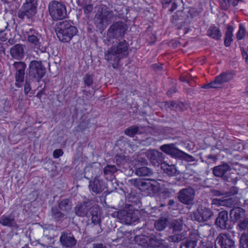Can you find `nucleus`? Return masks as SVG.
Instances as JSON below:
<instances>
[{
  "label": "nucleus",
  "mask_w": 248,
  "mask_h": 248,
  "mask_svg": "<svg viewBox=\"0 0 248 248\" xmlns=\"http://www.w3.org/2000/svg\"><path fill=\"white\" fill-rule=\"evenodd\" d=\"M245 211L240 207L232 209L230 213V219L232 222H236L245 217Z\"/></svg>",
  "instance_id": "nucleus-19"
},
{
  "label": "nucleus",
  "mask_w": 248,
  "mask_h": 248,
  "mask_svg": "<svg viewBox=\"0 0 248 248\" xmlns=\"http://www.w3.org/2000/svg\"><path fill=\"white\" fill-rule=\"evenodd\" d=\"M183 10L186 14L188 15V14L190 15L191 18L198 16L200 13L194 8H186L184 9Z\"/></svg>",
  "instance_id": "nucleus-42"
},
{
  "label": "nucleus",
  "mask_w": 248,
  "mask_h": 248,
  "mask_svg": "<svg viewBox=\"0 0 248 248\" xmlns=\"http://www.w3.org/2000/svg\"><path fill=\"white\" fill-rule=\"evenodd\" d=\"M160 149L165 153L175 157L182 159L184 152L175 148L173 144H165L160 147Z\"/></svg>",
  "instance_id": "nucleus-17"
},
{
  "label": "nucleus",
  "mask_w": 248,
  "mask_h": 248,
  "mask_svg": "<svg viewBox=\"0 0 248 248\" xmlns=\"http://www.w3.org/2000/svg\"><path fill=\"white\" fill-rule=\"evenodd\" d=\"M186 238V232H182L170 236L168 240L170 242L179 243L184 240Z\"/></svg>",
  "instance_id": "nucleus-27"
},
{
  "label": "nucleus",
  "mask_w": 248,
  "mask_h": 248,
  "mask_svg": "<svg viewBox=\"0 0 248 248\" xmlns=\"http://www.w3.org/2000/svg\"><path fill=\"white\" fill-rule=\"evenodd\" d=\"M224 202L225 203H224V205H225L227 206H231L233 204V201L232 199L229 198V199L225 200Z\"/></svg>",
  "instance_id": "nucleus-57"
},
{
  "label": "nucleus",
  "mask_w": 248,
  "mask_h": 248,
  "mask_svg": "<svg viewBox=\"0 0 248 248\" xmlns=\"http://www.w3.org/2000/svg\"><path fill=\"white\" fill-rule=\"evenodd\" d=\"M171 5V7L169 9L170 12L173 11L177 7L175 2H172V0H163L162 5L163 8H168Z\"/></svg>",
  "instance_id": "nucleus-40"
},
{
  "label": "nucleus",
  "mask_w": 248,
  "mask_h": 248,
  "mask_svg": "<svg viewBox=\"0 0 248 248\" xmlns=\"http://www.w3.org/2000/svg\"><path fill=\"white\" fill-rule=\"evenodd\" d=\"M63 152L61 149H57L54 151L53 155L54 158H58L60 156L62 155Z\"/></svg>",
  "instance_id": "nucleus-53"
},
{
  "label": "nucleus",
  "mask_w": 248,
  "mask_h": 248,
  "mask_svg": "<svg viewBox=\"0 0 248 248\" xmlns=\"http://www.w3.org/2000/svg\"><path fill=\"white\" fill-rule=\"evenodd\" d=\"M142 187L151 190L154 192L155 190V180L154 179H148L145 180V181H142Z\"/></svg>",
  "instance_id": "nucleus-34"
},
{
  "label": "nucleus",
  "mask_w": 248,
  "mask_h": 248,
  "mask_svg": "<svg viewBox=\"0 0 248 248\" xmlns=\"http://www.w3.org/2000/svg\"><path fill=\"white\" fill-rule=\"evenodd\" d=\"M184 105L183 103L181 102L177 103L174 101L167 102L165 103V107L166 108H169L172 110L177 111L178 110H183V108Z\"/></svg>",
  "instance_id": "nucleus-28"
},
{
  "label": "nucleus",
  "mask_w": 248,
  "mask_h": 248,
  "mask_svg": "<svg viewBox=\"0 0 248 248\" xmlns=\"http://www.w3.org/2000/svg\"><path fill=\"white\" fill-rule=\"evenodd\" d=\"M232 37L226 36L225 40H224L225 45L226 46H230V44H231V42L232 41Z\"/></svg>",
  "instance_id": "nucleus-54"
},
{
  "label": "nucleus",
  "mask_w": 248,
  "mask_h": 248,
  "mask_svg": "<svg viewBox=\"0 0 248 248\" xmlns=\"http://www.w3.org/2000/svg\"><path fill=\"white\" fill-rule=\"evenodd\" d=\"M171 22L175 24L180 35L186 33L189 29L190 19L184 10L177 11L171 17Z\"/></svg>",
  "instance_id": "nucleus-5"
},
{
  "label": "nucleus",
  "mask_w": 248,
  "mask_h": 248,
  "mask_svg": "<svg viewBox=\"0 0 248 248\" xmlns=\"http://www.w3.org/2000/svg\"><path fill=\"white\" fill-rule=\"evenodd\" d=\"M215 224L222 230L227 229L229 225L228 213L227 211H222L218 213L215 220Z\"/></svg>",
  "instance_id": "nucleus-16"
},
{
  "label": "nucleus",
  "mask_w": 248,
  "mask_h": 248,
  "mask_svg": "<svg viewBox=\"0 0 248 248\" xmlns=\"http://www.w3.org/2000/svg\"><path fill=\"white\" fill-rule=\"evenodd\" d=\"M237 227L239 230L242 231L248 228V218H244L239 220Z\"/></svg>",
  "instance_id": "nucleus-41"
},
{
  "label": "nucleus",
  "mask_w": 248,
  "mask_h": 248,
  "mask_svg": "<svg viewBox=\"0 0 248 248\" xmlns=\"http://www.w3.org/2000/svg\"><path fill=\"white\" fill-rule=\"evenodd\" d=\"M234 241L230 235L227 233H221L215 242V248H234Z\"/></svg>",
  "instance_id": "nucleus-12"
},
{
  "label": "nucleus",
  "mask_w": 248,
  "mask_h": 248,
  "mask_svg": "<svg viewBox=\"0 0 248 248\" xmlns=\"http://www.w3.org/2000/svg\"><path fill=\"white\" fill-rule=\"evenodd\" d=\"M180 80L183 82H189V79L186 76H182L180 77Z\"/></svg>",
  "instance_id": "nucleus-64"
},
{
  "label": "nucleus",
  "mask_w": 248,
  "mask_h": 248,
  "mask_svg": "<svg viewBox=\"0 0 248 248\" xmlns=\"http://www.w3.org/2000/svg\"><path fill=\"white\" fill-rule=\"evenodd\" d=\"M171 226L173 229V232L180 231L182 229L181 223L176 220H174L172 222Z\"/></svg>",
  "instance_id": "nucleus-48"
},
{
  "label": "nucleus",
  "mask_w": 248,
  "mask_h": 248,
  "mask_svg": "<svg viewBox=\"0 0 248 248\" xmlns=\"http://www.w3.org/2000/svg\"><path fill=\"white\" fill-rule=\"evenodd\" d=\"M158 184H156V188H157V190L156 189V191H157V193H158L159 194H162L163 196H169L170 192L168 191L165 190L164 189H162L158 187Z\"/></svg>",
  "instance_id": "nucleus-51"
},
{
  "label": "nucleus",
  "mask_w": 248,
  "mask_h": 248,
  "mask_svg": "<svg viewBox=\"0 0 248 248\" xmlns=\"http://www.w3.org/2000/svg\"><path fill=\"white\" fill-rule=\"evenodd\" d=\"M160 167L165 173L170 176L174 175L177 173V170L174 165H169L164 162L161 164Z\"/></svg>",
  "instance_id": "nucleus-24"
},
{
  "label": "nucleus",
  "mask_w": 248,
  "mask_h": 248,
  "mask_svg": "<svg viewBox=\"0 0 248 248\" xmlns=\"http://www.w3.org/2000/svg\"><path fill=\"white\" fill-rule=\"evenodd\" d=\"M10 54L12 57L16 60H21L24 56V50L23 45L17 44L11 47Z\"/></svg>",
  "instance_id": "nucleus-18"
},
{
  "label": "nucleus",
  "mask_w": 248,
  "mask_h": 248,
  "mask_svg": "<svg viewBox=\"0 0 248 248\" xmlns=\"http://www.w3.org/2000/svg\"><path fill=\"white\" fill-rule=\"evenodd\" d=\"M89 188L95 193H101L104 188L103 181L97 177H95L93 182H90Z\"/></svg>",
  "instance_id": "nucleus-20"
},
{
  "label": "nucleus",
  "mask_w": 248,
  "mask_h": 248,
  "mask_svg": "<svg viewBox=\"0 0 248 248\" xmlns=\"http://www.w3.org/2000/svg\"><path fill=\"white\" fill-rule=\"evenodd\" d=\"M240 245L241 248H248V232L242 234L240 238Z\"/></svg>",
  "instance_id": "nucleus-38"
},
{
  "label": "nucleus",
  "mask_w": 248,
  "mask_h": 248,
  "mask_svg": "<svg viewBox=\"0 0 248 248\" xmlns=\"http://www.w3.org/2000/svg\"><path fill=\"white\" fill-rule=\"evenodd\" d=\"M222 178L224 181L232 183L233 184H235L237 181L236 174L232 172H230V171L227 172Z\"/></svg>",
  "instance_id": "nucleus-32"
},
{
  "label": "nucleus",
  "mask_w": 248,
  "mask_h": 248,
  "mask_svg": "<svg viewBox=\"0 0 248 248\" xmlns=\"http://www.w3.org/2000/svg\"><path fill=\"white\" fill-rule=\"evenodd\" d=\"M13 66L15 71V73H25V69L26 68V64L23 62H15Z\"/></svg>",
  "instance_id": "nucleus-30"
},
{
  "label": "nucleus",
  "mask_w": 248,
  "mask_h": 248,
  "mask_svg": "<svg viewBox=\"0 0 248 248\" xmlns=\"http://www.w3.org/2000/svg\"><path fill=\"white\" fill-rule=\"evenodd\" d=\"M76 215L80 217L91 216L92 223L101 226V218L99 214V209L96 205L90 202L78 204L75 208Z\"/></svg>",
  "instance_id": "nucleus-2"
},
{
  "label": "nucleus",
  "mask_w": 248,
  "mask_h": 248,
  "mask_svg": "<svg viewBox=\"0 0 248 248\" xmlns=\"http://www.w3.org/2000/svg\"><path fill=\"white\" fill-rule=\"evenodd\" d=\"M128 182L131 185H133L136 187L140 188V187H142V180L140 178L132 179Z\"/></svg>",
  "instance_id": "nucleus-44"
},
{
  "label": "nucleus",
  "mask_w": 248,
  "mask_h": 248,
  "mask_svg": "<svg viewBox=\"0 0 248 248\" xmlns=\"http://www.w3.org/2000/svg\"><path fill=\"white\" fill-rule=\"evenodd\" d=\"M182 159L185 160L187 162H193L196 161V159L193 156L185 152L184 153Z\"/></svg>",
  "instance_id": "nucleus-49"
},
{
  "label": "nucleus",
  "mask_w": 248,
  "mask_h": 248,
  "mask_svg": "<svg viewBox=\"0 0 248 248\" xmlns=\"http://www.w3.org/2000/svg\"><path fill=\"white\" fill-rule=\"evenodd\" d=\"M56 33L59 40L63 42H68L78 32L77 29L67 20L60 22L56 29Z\"/></svg>",
  "instance_id": "nucleus-4"
},
{
  "label": "nucleus",
  "mask_w": 248,
  "mask_h": 248,
  "mask_svg": "<svg viewBox=\"0 0 248 248\" xmlns=\"http://www.w3.org/2000/svg\"><path fill=\"white\" fill-rule=\"evenodd\" d=\"M233 28L232 26H229L226 32V36L232 37Z\"/></svg>",
  "instance_id": "nucleus-55"
},
{
  "label": "nucleus",
  "mask_w": 248,
  "mask_h": 248,
  "mask_svg": "<svg viewBox=\"0 0 248 248\" xmlns=\"http://www.w3.org/2000/svg\"><path fill=\"white\" fill-rule=\"evenodd\" d=\"M245 35V29L242 24L239 25V29L237 33L236 37L238 40L243 38Z\"/></svg>",
  "instance_id": "nucleus-46"
},
{
  "label": "nucleus",
  "mask_w": 248,
  "mask_h": 248,
  "mask_svg": "<svg viewBox=\"0 0 248 248\" xmlns=\"http://www.w3.org/2000/svg\"><path fill=\"white\" fill-rule=\"evenodd\" d=\"M0 223L4 226L9 227L17 228L18 226L13 215H5L1 216L0 218Z\"/></svg>",
  "instance_id": "nucleus-21"
},
{
  "label": "nucleus",
  "mask_w": 248,
  "mask_h": 248,
  "mask_svg": "<svg viewBox=\"0 0 248 248\" xmlns=\"http://www.w3.org/2000/svg\"><path fill=\"white\" fill-rule=\"evenodd\" d=\"M46 72V68L41 61L33 60L30 62L28 69L30 77L35 79L37 81H39L45 76Z\"/></svg>",
  "instance_id": "nucleus-9"
},
{
  "label": "nucleus",
  "mask_w": 248,
  "mask_h": 248,
  "mask_svg": "<svg viewBox=\"0 0 248 248\" xmlns=\"http://www.w3.org/2000/svg\"><path fill=\"white\" fill-rule=\"evenodd\" d=\"M31 88L30 82L29 81L26 80L24 87V91L25 94H27L29 92L31 91Z\"/></svg>",
  "instance_id": "nucleus-52"
},
{
  "label": "nucleus",
  "mask_w": 248,
  "mask_h": 248,
  "mask_svg": "<svg viewBox=\"0 0 248 248\" xmlns=\"http://www.w3.org/2000/svg\"><path fill=\"white\" fill-rule=\"evenodd\" d=\"M177 198L179 201L185 205L193 204L195 198V191L191 187L183 188L178 193Z\"/></svg>",
  "instance_id": "nucleus-11"
},
{
  "label": "nucleus",
  "mask_w": 248,
  "mask_h": 248,
  "mask_svg": "<svg viewBox=\"0 0 248 248\" xmlns=\"http://www.w3.org/2000/svg\"><path fill=\"white\" fill-rule=\"evenodd\" d=\"M155 246H156V248H168V247L164 245H163V243L162 242V241H157L156 240V244H155Z\"/></svg>",
  "instance_id": "nucleus-56"
},
{
  "label": "nucleus",
  "mask_w": 248,
  "mask_h": 248,
  "mask_svg": "<svg viewBox=\"0 0 248 248\" xmlns=\"http://www.w3.org/2000/svg\"><path fill=\"white\" fill-rule=\"evenodd\" d=\"M36 6L24 3L18 13V17L21 19L24 18L25 16L28 18L32 17L36 13Z\"/></svg>",
  "instance_id": "nucleus-14"
},
{
  "label": "nucleus",
  "mask_w": 248,
  "mask_h": 248,
  "mask_svg": "<svg viewBox=\"0 0 248 248\" xmlns=\"http://www.w3.org/2000/svg\"><path fill=\"white\" fill-rule=\"evenodd\" d=\"M168 225V219L166 218H162L158 219L156 222V230L158 231L163 230Z\"/></svg>",
  "instance_id": "nucleus-37"
},
{
  "label": "nucleus",
  "mask_w": 248,
  "mask_h": 248,
  "mask_svg": "<svg viewBox=\"0 0 248 248\" xmlns=\"http://www.w3.org/2000/svg\"><path fill=\"white\" fill-rule=\"evenodd\" d=\"M230 170V166L226 163H224L221 165L215 167L213 168V172L216 176L222 178L227 172Z\"/></svg>",
  "instance_id": "nucleus-22"
},
{
  "label": "nucleus",
  "mask_w": 248,
  "mask_h": 248,
  "mask_svg": "<svg viewBox=\"0 0 248 248\" xmlns=\"http://www.w3.org/2000/svg\"><path fill=\"white\" fill-rule=\"evenodd\" d=\"M139 131V127L137 125H132L125 130V134L129 136V137H133L136 134L138 133Z\"/></svg>",
  "instance_id": "nucleus-39"
},
{
  "label": "nucleus",
  "mask_w": 248,
  "mask_h": 248,
  "mask_svg": "<svg viewBox=\"0 0 248 248\" xmlns=\"http://www.w3.org/2000/svg\"><path fill=\"white\" fill-rule=\"evenodd\" d=\"M152 171L147 167L138 168L135 171V174L139 176H145L151 175Z\"/></svg>",
  "instance_id": "nucleus-36"
},
{
  "label": "nucleus",
  "mask_w": 248,
  "mask_h": 248,
  "mask_svg": "<svg viewBox=\"0 0 248 248\" xmlns=\"http://www.w3.org/2000/svg\"><path fill=\"white\" fill-rule=\"evenodd\" d=\"M1 24L3 26V27L0 28V41L4 42L7 39V34L5 33V31L8 26V23L3 20L1 22Z\"/></svg>",
  "instance_id": "nucleus-35"
},
{
  "label": "nucleus",
  "mask_w": 248,
  "mask_h": 248,
  "mask_svg": "<svg viewBox=\"0 0 248 248\" xmlns=\"http://www.w3.org/2000/svg\"><path fill=\"white\" fill-rule=\"evenodd\" d=\"M22 31L24 35L27 36V40L37 54L45 52L46 48L42 45L41 35L29 25L23 27Z\"/></svg>",
  "instance_id": "nucleus-3"
},
{
  "label": "nucleus",
  "mask_w": 248,
  "mask_h": 248,
  "mask_svg": "<svg viewBox=\"0 0 248 248\" xmlns=\"http://www.w3.org/2000/svg\"><path fill=\"white\" fill-rule=\"evenodd\" d=\"M220 6L222 9L227 10L230 6V0H219Z\"/></svg>",
  "instance_id": "nucleus-47"
},
{
  "label": "nucleus",
  "mask_w": 248,
  "mask_h": 248,
  "mask_svg": "<svg viewBox=\"0 0 248 248\" xmlns=\"http://www.w3.org/2000/svg\"><path fill=\"white\" fill-rule=\"evenodd\" d=\"M85 86H91L93 83V76L87 74L83 78Z\"/></svg>",
  "instance_id": "nucleus-43"
},
{
  "label": "nucleus",
  "mask_w": 248,
  "mask_h": 248,
  "mask_svg": "<svg viewBox=\"0 0 248 248\" xmlns=\"http://www.w3.org/2000/svg\"><path fill=\"white\" fill-rule=\"evenodd\" d=\"M60 242L62 247L72 248L77 244V240L71 232H62L60 237Z\"/></svg>",
  "instance_id": "nucleus-15"
},
{
  "label": "nucleus",
  "mask_w": 248,
  "mask_h": 248,
  "mask_svg": "<svg viewBox=\"0 0 248 248\" xmlns=\"http://www.w3.org/2000/svg\"><path fill=\"white\" fill-rule=\"evenodd\" d=\"M199 248H213V246L211 243H207L205 245H201Z\"/></svg>",
  "instance_id": "nucleus-60"
},
{
  "label": "nucleus",
  "mask_w": 248,
  "mask_h": 248,
  "mask_svg": "<svg viewBox=\"0 0 248 248\" xmlns=\"http://www.w3.org/2000/svg\"><path fill=\"white\" fill-rule=\"evenodd\" d=\"M25 73H15V86L17 88H20L22 86V83L24 81Z\"/></svg>",
  "instance_id": "nucleus-33"
},
{
  "label": "nucleus",
  "mask_w": 248,
  "mask_h": 248,
  "mask_svg": "<svg viewBox=\"0 0 248 248\" xmlns=\"http://www.w3.org/2000/svg\"><path fill=\"white\" fill-rule=\"evenodd\" d=\"M93 248H108L106 245L102 243H96L93 245Z\"/></svg>",
  "instance_id": "nucleus-58"
},
{
  "label": "nucleus",
  "mask_w": 248,
  "mask_h": 248,
  "mask_svg": "<svg viewBox=\"0 0 248 248\" xmlns=\"http://www.w3.org/2000/svg\"><path fill=\"white\" fill-rule=\"evenodd\" d=\"M149 238L144 235H139L135 236V240L136 243L140 246L145 247L148 246V244Z\"/></svg>",
  "instance_id": "nucleus-31"
},
{
  "label": "nucleus",
  "mask_w": 248,
  "mask_h": 248,
  "mask_svg": "<svg viewBox=\"0 0 248 248\" xmlns=\"http://www.w3.org/2000/svg\"><path fill=\"white\" fill-rule=\"evenodd\" d=\"M72 202L68 199H63L59 203V209L66 213L69 212L72 209Z\"/></svg>",
  "instance_id": "nucleus-23"
},
{
  "label": "nucleus",
  "mask_w": 248,
  "mask_h": 248,
  "mask_svg": "<svg viewBox=\"0 0 248 248\" xmlns=\"http://www.w3.org/2000/svg\"><path fill=\"white\" fill-rule=\"evenodd\" d=\"M48 12L53 20H62L67 16L66 6L57 0L51 1L48 5Z\"/></svg>",
  "instance_id": "nucleus-7"
},
{
  "label": "nucleus",
  "mask_w": 248,
  "mask_h": 248,
  "mask_svg": "<svg viewBox=\"0 0 248 248\" xmlns=\"http://www.w3.org/2000/svg\"><path fill=\"white\" fill-rule=\"evenodd\" d=\"M238 192L237 188L235 186H232L230 189V193L232 195L236 194Z\"/></svg>",
  "instance_id": "nucleus-61"
},
{
  "label": "nucleus",
  "mask_w": 248,
  "mask_h": 248,
  "mask_svg": "<svg viewBox=\"0 0 248 248\" xmlns=\"http://www.w3.org/2000/svg\"><path fill=\"white\" fill-rule=\"evenodd\" d=\"M127 25L123 22L119 21L113 23L108 30L105 43L108 46L112 45L105 53V59L114 64L121 59L128 55V43L124 39H119L123 36L127 30Z\"/></svg>",
  "instance_id": "nucleus-1"
},
{
  "label": "nucleus",
  "mask_w": 248,
  "mask_h": 248,
  "mask_svg": "<svg viewBox=\"0 0 248 248\" xmlns=\"http://www.w3.org/2000/svg\"><path fill=\"white\" fill-rule=\"evenodd\" d=\"M234 73L228 71L222 72L217 76L215 79L210 83L204 85L202 88L204 89H218L222 87L224 83H227L232 80L234 77Z\"/></svg>",
  "instance_id": "nucleus-8"
},
{
  "label": "nucleus",
  "mask_w": 248,
  "mask_h": 248,
  "mask_svg": "<svg viewBox=\"0 0 248 248\" xmlns=\"http://www.w3.org/2000/svg\"><path fill=\"white\" fill-rule=\"evenodd\" d=\"M112 10H109L106 6L98 10L94 16L95 24L99 29H104L109 24L115 17Z\"/></svg>",
  "instance_id": "nucleus-6"
},
{
  "label": "nucleus",
  "mask_w": 248,
  "mask_h": 248,
  "mask_svg": "<svg viewBox=\"0 0 248 248\" xmlns=\"http://www.w3.org/2000/svg\"><path fill=\"white\" fill-rule=\"evenodd\" d=\"M176 91V88L174 87H172L171 88L168 92V94H172L174 93H175Z\"/></svg>",
  "instance_id": "nucleus-63"
},
{
  "label": "nucleus",
  "mask_w": 248,
  "mask_h": 248,
  "mask_svg": "<svg viewBox=\"0 0 248 248\" xmlns=\"http://www.w3.org/2000/svg\"><path fill=\"white\" fill-rule=\"evenodd\" d=\"M116 216L121 222L125 224H131L136 222L139 217L136 212L132 210H121L114 213L113 215Z\"/></svg>",
  "instance_id": "nucleus-10"
},
{
  "label": "nucleus",
  "mask_w": 248,
  "mask_h": 248,
  "mask_svg": "<svg viewBox=\"0 0 248 248\" xmlns=\"http://www.w3.org/2000/svg\"><path fill=\"white\" fill-rule=\"evenodd\" d=\"M213 216V212L211 209L203 206H199L197 210L193 212L195 220L199 222L207 221Z\"/></svg>",
  "instance_id": "nucleus-13"
},
{
  "label": "nucleus",
  "mask_w": 248,
  "mask_h": 248,
  "mask_svg": "<svg viewBox=\"0 0 248 248\" xmlns=\"http://www.w3.org/2000/svg\"><path fill=\"white\" fill-rule=\"evenodd\" d=\"M242 0H230V3L232 4L233 6H235L238 4L239 1H241Z\"/></svg>",
  "instance_id": "nucleus-62"
},
{
  "label": "nucleus",
  "mask_w": 248,
  "mask_h": 248,
  "mask_svg": "<svg viewBox=\"0 0 248 248\" xmlns=\"http://www.w3.org/2000/svg\"><path fill=\"white\" fill-rule=\"evenodd\" d=\"M197 240L196 238H187L182 242L180 248H195L197 246Z\"/></svg>",
  "instance_id": "nucleus-26"
},
{
  "label": "nucleus",
  "mask_w": 248,
  "mask_h": 248,
  "mask_svg": "<svg viewBox=\"0 0 248 248\" xmlns=\"http://www.w3.org/2000/svg\"><path fill=\"white\" fill-rule=\"evenodd\" d=\"M38 0H25V2L28 4L37 6Z\"/></svg>",
  "instance_id": "nucleus-59"
},
{
  "label": "nucleus",
  "mask_w": 248,
  "mask_h": 248,
  "mask_svg": "<svg viewBox=\"0 0 248 248\" xmlns=\"http://www.w3.org/2000/svg\"><path fill=\"white\" fill-rule=\"evenodd\" d=\"M207 35L217 40L219 39L221 36V33L219 29L216 27H210L208 30Z\"/></svg>",
  "instance_id": "nucleus-29"
},
{
  "label": "nucleus",
  "mask_w": 248,
  "mask_h": 248,
  "mask_svg": "<svg viewBox=\"0 0 248 248\" xmlns=\"http://www.w3.org/2000/svg\"><path fill=\"white\" fill-rule=\"evenodd\" d=\"M84 12L85 14H89L93 9V5L91 4H86L83 7Z\"/></svg>",
  "instance_id": "nucleus-50"
},
{
  "label": "nucleus",
  "mask_w": 248,
  "mask_h": 248,
  "mask_svg": "<svg viewBox=\"0 0 248 248\" xmlns=\"http://www.w3.org/2000/svg\"><path fill=\"white\" fill-rule=\"evenodd\" d=\"M116 171V168L114 165H107L104 169V173L105 174H112Z\"/></svg>",
  "instance_id": "nucleus-45"
},
{
  "label": "nucleus",
  "mask_w": 248,
  "mask_h": 248,
  "mask_svg": "<svg viewBox=\"0 0 248 248\" xmlns=\"http://www.w3.org/2000/svg\"><path fill=\"white\" fill-rule=\"evenodd\" d=\"M51 214L52 217L56 221L62 220L67 218L66 215L60 211L56 206L52 207Z\"/></svg>",
  "instance_id": "nucleus-25"
}]
</instances>
